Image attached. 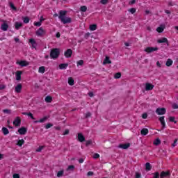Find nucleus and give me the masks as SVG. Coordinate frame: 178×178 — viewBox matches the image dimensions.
<instances>
[{
	"mask_svg": "<svg viewBox=\"0 0 178 178\" xmlns=\"http://www.w3.org/2000/svg\"><path fill=\"white\" fill-rule=\"evenodd\" d=\"M156 66H157L158 67H162V65H161V64L159 63V61H157V62H156Z\"/></svg>",
	"mask_w": 178,
	"mask_h": 178,
	"instance_id": "69168bd1",
	"label": "nucleus"
},
{
	"mask_svg": "<svg viewBox=\"0 0 178 178\" xmlns=\"http://www.w3.org/2000/svg\"><path fill=\"white\" fill-rule=\"evenodd\" d=\"M52 126H54V124H51V123H48L45 125V129H51V127H52Z\"/></svg>",
	"mask_w": 178,
	"mask_h": 178,
	"instance_id": "a19ab883",
	"label": "nucleus"
},
{
	"mask_svg": "<svg viewBox=\"0 0 178 178\" xmlns=\"http://www.w3.org/2000/svg\"><path fill=\"white\" fill-rule=\"evenodd\" d=\"M165 65L168 67L172 66V65H173V60H172V59L170 58H168L166 61Z\"/></svg>",
	"mask_w": 178,
	"mask_h": 178,
	"instance_id": "bb28decb",
	"label": "nucleus"
},
{
	"mask_svg": "<svg viewBox=\"0 0 178 178\" xmlns=\"http://www.w3.org/2000/svg\"><path fill=\"white\" fill-rule=\"evenodd\" d=\"M106 63H108V64L112 63V61L111 60H109V57H108V56H106V58L104 59V61L103 62V65H106Z\"/></svg>",
	"mask_w": 178,
	"mask_h": 178,
	"instance_id": "a878e982",
	"label": "nucleus"
},
{
	"mask_svg": "<svg viewBox=\"0 0 178 178\" xmlns=\"http://www.w3.org/2000/svg\"><path fill=\"white\" fill-rule=\"evenodd\" d=\"M169 120L170 122H173V123H177V121L175 120V117H170Z\"/></svg>",
	"mask_w": 178,
	"mask_h": 178,
	"instance_id": "c03bdc74",
	"label": "nucleus"
},
{
	"mask_svg": "<svg viewBox=\"0 0 178 178\" xmlns=\"http://www.w3.org/2000/svg\"><path fill=\"white\" fill-rule=\"evenodd\" d=\"M93 158H94V159H98V158H99V154L98 153H95L93 155Z\"/></svg>",
	"mask_w": 178,
	"mask_h": 178,
	"instance_id": "a18cd8bd",
	"label": "nucleus"
},
{
	"mask_svg": "<svg viewBox=\"0 0 178 178\" xmlns=\"http://www.w3.org/2000/svg\"><path fill=\"white\" fill-rule=\"evenodd\" d=\"M15 29L16 30H19V29H20V27H23V23L22 22H15Z\"/></svg>",
	"mask_w": 178,
	"mask_h": 178,
	"instance_id": "5701e85b",
	"label": "nucleus"
},
{
	"mask_svg": "<svg viewBox=\"0 0 178 178\" xmlns=\"http://www.w3.org/2000/svg\"><path fill=\"white\" fill-rule=\"evenodd\" d=\"M115 79H120L122 77V74L120 72H118L114 76Z\"/></svg>",
	"mask_w": 178,
	"mask_h": 178,
	"instance_id": "ea45409f",
	"label": "nucleus"
},
{
	"mask_svg": "<svg viewBox=\"0 0 178 178\" xmlns=\"http://www.w3.org/2000/svg\"><path fill=\"white\" fill-rule=\"evenodd\" d=\"M38 72L39 73H45V67L44 66L40 67Z\"/></svg>",
	"mask_w": 178,
	"mask_h": 178,
	"instance_id": "7c9ffc66",
	"label": "nucleus"
},
{
	"mask_svg": "<svg viewBox=\"0 0 178 178\" xmlns=\"http://www.w3.org/2000/svg\"><path fill=\"white\" fill-rule=\"evenodd\" d=\"M16 63L17 65H19V66H21L22 67H24L30 65V63L26 60L17 61Z\"/></svg>",
	"mask_w": 178,
	"mask_h": 178,
	"instance_id": "0eeeda50",
	"label": "nucleus"
},
{
	"mask_svg": "<svg viewBox=\"0 0 178 178\" xmlns=\"http://www.w3.org/2000/svg\"><path fill=\"white\" fill-rule=\"evenodd\" d=\"M67 169L68 170H73V169H74V165H70Z\"/></svg>",
	"mask_w": 178,
	"mask_h": 178,
	"instance_id": "052dcab7",
	"label": "nucleus"
},
{
	"mask_svg": "<svg viewBox=\"0 0 178 178\" xmlns=\"http://www.w3.org/2000/svg\"><path fill=\"white\" fill-rule=\"evenodd\" d=\"M63 176V170L58 171L57 173V177H62Z\"/></svg>",
	"mask_w": 178,
	"mask_h": 178,
	"instance_id": "58836bf2",
	"label": "nucleus"
},
{
	"mask_svg": "<svg viewBox=\"0 0 178 178\" xmlns=\"http://www.w3.org/2000/svg\"><path fill=\"white\" fill-rule=\"evenodd\" d=\"M92 144V140H88L86 142V146L88 147V145Z\"/></svg>",
	"mask_w": 178,
	"mask_h": 178,
	"instance_id": "13d9d810",
	"label": "nucleus"
},
{
	"mask_svg": "<svg viewBox=\"0 0 178 178\" xmlns=\"http://www.w3.org/2000/svg\"><path fill=\"white\" fill-rule=\"evenodd\" d=\"M136 10H137L135 8H131L129 10H128V11H129L130 13H131V15H134V13H136Z\"/></svg>",
	"mask_w": 178,
	"mask_h": 178,
	"instance_id": "473e14b6",
	"label": "nucleus"
},
{
	"mask_svg": "<svg viewBox=\"0 0 178 178\" xmlns=\"http://www.w3.org/2000/svg\"><path fill=\"white\" fill-rule=\"evenodd\" d=\"M58 66L59 69H60L61 70H65V69H67V67L69 66V64L62 63L60 64Z\"/></svg>",
	"mask_w": 178,
	"mask_h": 178,
	"instance_id": "aec40b11",
	"label": "nucleus"
},
{
	"mask_svg": "<svg viewBox=\"0 0 178 178\" xmlns=\"http://www.w3.org/2000/svg\"><path fill=\"white\" fill-rule=\"evenodd\" d=\"M22 84H17L15 89V92H17L18 94L22 92Z\"/></svg>",
	"mask_w": 178,
	"mask_h": 178,
	"instance_id": "dca6fc26",
	"label": "nucleus"
},
{
	"mask_svg": "<svg viewBox=\"0 0 178 178\" xmlns=\"http://www.w3.org/2000/svg\"><path fill=\"white\" fill-rule=\"evenodd\" d=\"M90 30L91 31H95L97 30V25L96 24H92L90 26Z\"/></svg>",
	"mask_w": 178,
	"mask_h": 178,
	"instance_id": "c756f323",
	"label": "nucleus"
},
{
	"mask_svg": "<svg viewBox=\"0 0 178 178\" xmlns=\"http://www.w3.org/2000/svg\"><path fill=\"white\" fill-rule=\"evenodd\" d=\"M22 71H17L15 72V77L17 81H20V80H22Z\"/></svg>",
	"mask_w": 178,
	"mask_h": 178,
	"instance_id": "f8f14e48",
	"label": "nucleus"
},
{
	"mask_svg": "<svg viewBox=\"0 0 178 178\" xmlns=\"http://www.w3.org/2000/svg\"><path fill=\"white\" fill-rule=\"evenodd\" d=\"M55 130H60V127H54Z\"/></svg>",
	"mask_w": 178,
	"mask_h": 178,
	"instance_id": "774afa93",
	"label": "nucleus"
},
{
	"mask_svg": "<svg viewBox=\"0 0 178 178\" xmlns=\"http://www.w3.org/2000/svg\"><path fill=\"white\" fill-rule=\"evenodd\" d=\"M1 29L3 30V31H7L8 29H9V25H8L6 23H3L1 25Z\"/></svg>",
	"mask_w": 178,
	"mask_h": 178,
	"instance_id": "6ab92c4d",
	"label": "nucleus"
},
{
	"mask_svg": "<svg viewBox=\"0 0 178 178\" xmlns=\"http://www.w3.org/2000/svg\"><path fill=\"white\" fill-rule=\"evenodd\" d=\"M42 149H44V146H40V147L36 149V152H41V151H42Z\"/></svg>",
	"mask_w": 178,
	"mask_h": 178,
	"instance_id": "37998d69",
	"label": "nucleus"
},
{
	"mask_svg": "<svg viewBox=\"0 0 178 178\" xmlns=\"http://www.w3.org/2000/svg\"><path fill=\"white\" fill-rule=\"evenodd\" d=\"M163 27L162 26H159L156 29V31H158V33H163Z\"/></svg>",
	"mask_w": 178,
	"mask_h": 178,
	"instance_id": "e433bc0d",
	"label": "nucleus"
},
{
	"mask_svg": "<svg viewBox=\"0 0 178 178\" xmlns=\"http://www.w3.org/2000/svg\"><path fill=\"white\" fill-rule=\"evenodd\" d=\"M156 113L157 115H165V113H166V108H158L156 109Z\"/></svg>",
	"mask_w": 178,
	"mask_h": 178,
	"instance_id": "39448f33",
	"label": "nucleus"
},
{
	"mask_svg": "<svg viewBox=\"0 0 178 178\" xmlns=\"http://www.w3.org/2000/svg\"><path fill=\"white\" fill-rule=\"evenodd\" d=\"M35 34L38 37H44L47 34V31L42 27H40L36 31Z\"/></svg>",
	"mask_w": 178,
	"mask_h": 178,
	"instance_id": "7ed1b4c3",
	"label": "nucleus"
},
{
	"mask_svg": "<svg viewBox=\"0 0 178 178\" xmlns=\"http://www.w3.org/2000/svg\"><path fill=\"white\" fill-rule=\"evenodd\" d=\"M5 88H6V86L0 84V90H5Z\"/></svg>",
	"mask_w": 178,
	"mask_h": 178,
	"instance_id": "603ef678",
	"label": "nucleus"
},
{
	"mask_svg": "<svg viewBox=\"0 0 178 178\" xmlns=\"http://www.w3.org/2000/svg\"><path fill=\"white\" fill-rule=\"evenodd\" d=\"M136 178H140L141 177V173L140 172H136Z\"/></svg>",
	"mask_w": 178,
	"mask_h": 178,
	"instance_id": "3c124183",
	"label": "nucleus"
},
{
	"mask_svg": "<svg viewBox=\"0 0 178 178\" xmlns=\"http://www.w3.org/2000/svg\"><path fill=\"white\" fill-rule=\"evenodd\" d=\"M160 176L161 178L167 177V176H170V172H169V171H167V172L162 171Z\"/></svg>",
	"mask_w": 178,
	"mask_h": 178,
	"instance_id": "a211bd4d",
	"label": "nucleus"
},
{
	"mask_svg": "<svg viewBox=\"0 0 178 178\" xmlns=\"http://www.w3.org/2000/svg\"><path fill=\"white\" fill-rule=\"evenodd\" d=\"M77 66H83L84 65V61L83 60H80L77 61Z\"/></svg>",
	"mask_w": 178,
	"mask_h": 178,
	"instance_id": "4c0bfd02",
	"label": "nucleus"
},
{
	"mask_svg": "<svg viewBox=\"0 0 178 178\" xmlns=\"http://www.w3.org/2000/svg\"><path fill=\"white\" fill-rule=\"evenodd\" d=\"M72 54L73 51H72V49H67V51L64 54L65 58H71Z\"/></svg>",
	"mask_w": 178,
	"mask_h": 178,
	"instance_id": "9d476101",
	"label": "nucleus"
},
{
	"mask_svg": "<svg viewBox=\"0 0 178 178\" xmlns=\"http://www.w3.org/2000/svg\"><path fill=\"white\" fill-rule=\"evenodd\" d=\"M140 134L142 136H147L148 134V129L144 128L140 131Z\"/></svg>",
	"mask_w": 178,
	"mask_h": 178,
	"instance_id": "412c9836",
	"label": "nucleus"
},
{
	"mask_svg": "<svg viewBox=\"0 0 178 178\" xmlns=\"http://www.w3.org/2000/svg\"><path fill=\"white\" fill-rule=\"evenodd\" d=\"M130 147V143L121 144L119 145V148H122V149H127Z\"/></svg>",
	"mask_w": 178,
	"mask_h": 178,
	"instance_id": "f3484780",
	"label": "nucleus"
},
{
	"mask_svg": "<svg viewBox=\"0 0 178 178\" xmlns=\"http://www.w3.org/2000/svg\"><path fill=\"white\" fill-rule=\"evenodd\" d=\"M159 144H161V140H159V138H157L154 141V145H159Z\"/></svg>",
	"mask_w": 178,
	"mask_h": 178,
	"instance_id": "c9c22d12",
	"label": "nucleus"
},
{
	"mask_svg": "<svg viewBox=\"0 0 178 178\" xmlns=\"http://www.w3.org/2000/svg\"><path fill=\"white\" fill-rule=\"evenodd\" d=\"M27 116H29V118H31V119H33V120L35 119V118H34V116L33 115V113H28Z\"/></svg>",
	"mask_w": 178,
	"mask_h": 178,
	"instance_id": "8fccbe9b",
	"label": "nucleus"
},
{
	"mask_svg": "<svg viewBox=\"0 0 178 178\" xmlns=\"http://www.w3.org/2000/svg\"><path fill=\"white\" fill-rule=\"evenodd\" d=\"M23 144H24V140L21 139V140H18L17 145L19 147H22V145H23Z\"/></svg>",
	"mask_w": 178,
	"mask_h": 178,
	"instance_id": "2f4dec72",
	"label": "nucleus"
},
{
	"mask_svg": "<svg viewBox=\"0 0 178 178\" xmlns=\"http://www.w3.org/2000/svg\"><path fill=\"white\" fill-rule=\"evenodd\" d=\"M152 90H154V85L147 83L145 84V90L146 91H151Z\"/></svg>",
	"mask_w": 178,
	"mask_h": 178,
	"instance_id": "9b49d317",
	"label": "nucleus"
},
{
	"mask_svg": "<svg viewBox=\"0 0 178 178\" xmlns=\"http://www.w3.org/2000/svg\"><path fill=\"white\" fill-rule=\"evenodd\" d=\"M157 42H159V44H162L163 42H166L167 45H169V41L168 40V38H163L161 39H159L157 40Z\"/></svg>",
	"mask_w": 178,
	"mask_h": 178,
	"instance_id": "4468645a",
	"label": "nucleus"
},
{
	"mask_svg": "<svg viewBox=\"0 0 178 178\" xmlns=\"http://www.w3.org/2000/svg\"><path fill=\"white\" fill-rule=\"evenodd\" d=\"M22 123V120L20 119V117H16V118L14 120L13 124L15 127H19L20 126V124Z\"/></svg>",
	"mask_w": 178,
	"mask_h": 178,
	"instance_id": "423d86ee",
	"label": "nucleus"
},
{
	"mask_svg": "<svg viewBox=\"0 0 178 178\" xmlns=\"http://www.w3.org/2000/svg\"><path fill=\"white\" fill-rule=\"evenodd\" d=\"M18 133L21 136H24L27 133V129L26 127H21L18 129Z\"/></svg>",
	"mask_w": 178,
	"mask_h": 178,
	"instance_id": "1a4fd4ad",
	"label": "nucleus"
},
{
	"mask_svg": "<svg viewBox=\"0 0 178 178\" xmlns=\"http://www.w3.org/2000/svg\"><path fill=\"white\" fill-rule=\"evenodd\" d=\"M60 54V51L59 49H52L50 51V58L51 59H58L59 55Z\"/></svg>",
	"mask_w": 178,
	"mask_h": 178,
	"instance_id": "f03ea898",
	"label": "nucleus"
},
{
	"mask_svg": "<svg viewBox=\"0 0 178 178\" xmlns=\"http://www.w3.org/2000/svg\"><path fill=\"white\" fill-rule=\"evenodd\" d=\"M100 3L102 5H106V3H108V0H101Z\"/></svg>",
	"mask_w": 178,
	"mask_h": 178,
	"instance_id": "09e8293b",
	"label": "nucleus"
},
{
	"mask_svg": "<svg viewBox=\"0 0 178 178\" xmlns=\"http://www.w3.org/2000/svg\"><path fill=\"white\" fill-rule=\"evenodd\" d=\"M29 42L32 45V48L37 49V42H35V40L31 38L29 40Z\"/></svg>",
	"mask_w": 178,
	"mask_h": 178,
	"instance_id": "ddd939ff",
	"label": "nucleus"
},
{
	"mask_svg": "<svg viewBox=\"0 0 178 178\" xmlns=\"http://www.w3.org/2000/svg\"><path fill=\"white\" fill-rule=\"evenodd\" d=\"M23 21H24V23L27 24V23L30 22V18H29L28 17H25L23 18Z\"/></svg>",
	"mask_w": 178,
	"mask_h": 178,
	"instance_id": "72a5a7b5",
	"label": "nucleus"
},
{
	"mask_svg": "<svg viewBox=\"0 0 178 178\" xmlns=\"http://www.w3.org/2000/svg\"><path fill=\"white\" fill-rule=\"evenodd\" d=\"M14 41H15V42H20V39H19V38H15Z\"/></svg>",
	"mask_w": 178,
	"mask_h": 178,
	"instance_id": "0e129e2a",
	"label": "nucleus"
},
{
	"mask_svg": "<svg viewBox=\"0 0 178 178\" xmlns=\"http://www.w3.org/2000/svg\"><path fill=\"white\" fill-rule=\"evenodd\" d=\"M2 132L4 136H8V134H9V129L6 127H3Z\"/></svg>",
	"mask_w": 178,
	"mask_h": 178,
	"instance_id": "393cba45",
	"label": "nucleus"
},
{
	"mask_svg": "<svg viewBox=\"0 0 178 178\" xmlns=\"http://www.w3.org/2000/svg\"><path fill=\"white\" fill-rule=\"evenodd\" d=\"M68 84L70 86H74V79H73L72 77L68 78Z\"/></svg>",
	"mask_w": 178,
	"mask_h": 178,
	"instance_id": "cd10ccee",
	"label": "nucleus"
},
{
	"mask_svg": "<svg viewBox=\"0 0 178 178\" xmlns=\"http://www.w3.org/2000/svg\"><path fill=\"white\" fill-rule=\"evenodd\" d=\"M156 51H158V47H148L145 49V52H147V54H151L152 52H155Z\"/></svg>",
	"mask_w": 178,
	"mask_h": 178,
	"instance_id": "20e7f679",
	"label": "nucleus"
},
{
	"mask_svg": "<svg viewBox=\"0 0 178 178\" xmlns=\"http://www.w3.org/2000/svg\"><path fill=\"white\" fill-rule=\"evenodd\" d=\"M142 118H143V119H147V118H148V114H147V113H144L142 115Z\"/></svg>",
	"mask_w": 178,
	"mask_h": 178,
	"instance_id": "de8ad7c7",
	"label": "nucleus"
},
{
	"mask_svg": "<svg viewBox=\"0 0 178 178\" xmlns=\"http://www.w3.org/2000/svg\"><path fill=\"white\" fill-rule=\"evenodd\" d=\"M47 120H48V117L45 116L43 118H41L38 121H35L34 123H44V122H45Z\"/></svg>",
	"mask_w": 178,
	"mask_h": 178,
	"instance_id": "4be33fe9",
	"label": "nucleus"
},
{
	"mask_svg": "<svg viewBox=\"0 0 178 178\" xmlns=\"http://www.w3.org/2000/svg\"><path fill=\"white\" fill-rule=\"evenodd\" d=\"M63 134V136H67L69 134V129H66Z\"/></svg>",
	"mask_w": 178,
	"mask_h": 178,
	"instance_id": "4d7b16f0",
	"label": "nucleus"
},
{
	"mask_svg": "<svg viewBox=\"0 0 178 178\" xmlns=\"http://www.w3.org/2000/svg\"><path fill=\"white\" fill-rule=\"evenodd\" d=\"M44 101H45L46 102H48V103L52 102V97H51V96H47V97H45V99H44Z\"/></svg>",
	"mask_w": 178,
	"mask_h": 178,
	"instance_id": "c85d7f7f",
	"label": "nucleus"
},
{
	"mask_svg": "<svg viewBox=\"0 0 178 178\" xmlns=\"http://www.w3.org/2000/svg\"><path fill=\"white\" fill-rule=\"evenodd\" d=\"M78 140L80 143H83L84 141H86V138H84V136H83V134H78Z\"/></svg>",
	"mask_w": 178,
	"mask_h": 178,
	"instance_id": "2eb2a0df",
	"label": "nucleus"
},
{
	"mask_svg": "<svg viewBox=\"0 0 178 178\" xmlns=\"http://www.w3.org/2000/svg\"><path fill=\"white\" fill-rule=\"evenodd\" d=\"M91 116V113H90V112H88L86 114V115H85V118H90Z\"/></svg>",
	"mask_w": 178,
	"mask_h": 178,
	"instance_id": "bf43d9fd",
	"label": "nucleus"
},
{
	"mask_svg": "<svg viewBox=\"0 0 178 178\" xmlns=\"http://www.w3.org/2000/svg\"><path fill=\"white\" fill-rule=\"evenodd\" d=\"M81 12H87V6H82L80 8Z\"/></svg>",
	"mask_w": 178,
	"mask_h": 178,
	"instance_id": "f704fd0d",
	"label": "nucleus"
},
{
	"mask_svg": "<svg viewBox=\"0 0 178 178\" xmlns=\"http://www.w3.org/2000/svg\"><path fill=\"white\" fill-rule=\"evenodd\" d=\"M13 178H20V175L19 174H14Z\"/></svg>",
	"mask_w": 178,
	"mask_h": 178,
	"instance_id": "680f3d73",
	"label": "nucleus"
},
{
	"mask_svg": "<svg viewBox=\"0 0 178 178\" xmlns=\"http://www.w3.org/2000/svg\"><path fill=\"white\" fill-rule=\"evenodd\" d=\"M10 5V8H11V9H13V10H16V8L15 7V5L13 4V3L10 2L9 3Z\"/></svg>",
	"mask_w": 178,
	"mask_h": 178,
	"instance_id": "79ce46f5",
	"label": "nucleus"
},
{
	"mask_svg": "<svg viewBox=\"0 0 178 178\" xmlns=\"http://www.w3.org/2000/svg\"><path fill=\"white\" fill-rule=\"evenodd\" d=\"M34 26H37L38 27H40V26H41V22L40 21L37 22H34Z\"/></svg>",
	"mask_w": 178,
	"mask_h": 178,
	"instance_id": "49530a36",
	"label": "nucleus"
},
{
	"mask_svg": "<svg viewBox=\"0 0 178 178\" xmlns=\"http://www.w3.org/2000/svg\"><path fill=\"white\" fill-rule=\"evenodd\" d=\"M44 20H45V19H44V17L41 16L40 18V22L41 23H42V22H44Z\"/></svg>",
	"mask_w": 178,
	"mask_h": 178,
	"instance_id": "338daca9",
	"label": "nucleus"
},
{
	"mask_svg": "<svg viewBox=\"0 0 178 178\" xmlns=\"http://www.w3.org/2000/svg\"><path fill=\"white\" fill-rule=\"evenodd\" d=\"M3 113H10V111L8 110V109H4V110H3Z\"/></svg>",
	"mask_w": 178,
	"mask_h": 178,
	"instance_id": "e2e57ef3",
	"label": "nucleus"
},
{
	"mask_svg": "<svg viewBox=\"0 0 178 178\" xmlns=\"http://www.w3.org/2000/svg\"><path fill=\"white\" fill-rule=\"evenodd\" d=\"M177 145V139H175L174 140V143H172V147H176Z\"/></svg>",
	"mask_w": 178,
	"mask_h": 178,
	"instance_id": "864d4df0",
	"label": "nucleus"
},
{
	"mask_svg": "<svg viewBox=\"0 0 178 178\" xmlns=\"http://www.w3.org/2000/svg\"><path fill=\"white\" fill-rule=\"evenodd\" d=\"M152 169V166H151V164L149 163H145V170L147 172H149Z\"/></svg>",
	"mask_w": 178,
	"mask_h": 178,
	"instance_id": "b1692460",
	"label": "nucleus"
},
{
	"mask_svg": "<svg viewBox=\"0 0 178 178\" xmlns=\"http://www.w3.org/2000/svg\"><path fill=\"white\" fill-rule=\"evenodd\" d=\"M159 120L161 124L162 129H165L166 127V123L165 122V116L160 117L159 118Z\"/></svg>",
	"mask_w": 178,
	"mask_h": 178,
	"instance_id": "6e6552de",
	"label": "nucleus"
},
{
	"mask_svg": "<svg viewBox=\"0 0 178 178\" xmlns=\"http://www.w3.org/2000/svg\"><path fill=\"white\" fill-rule=\"evenodd\" d=\"M88 176H93L94 175V172L92 171H89L87 174Z\"/></svg>",
	"mask_w": 178,
	"mask_h": 178,
	"instance_id": "6e6d98bb",
	"label": "nucleus"
},
{
	"mask_svg": "<svg viewBox=\"0 0 178 178\" xmlns=\"http://www.w3.org/2000/svg\"><path fill=\"white\" fill-rule=\"evenodd\" d=\"M66 13H67V11L66 10L59 11L58 19L60 20L63 24L72 23V18L70 17H66Z\"/></svg>",
	"mask_w": 178,
	"mask_h": 178,
	"instance_id": "f257e3e1",
	"label": "nucleus"
},
{
	"mask_svg": "<svg viewBox=\"0 0 178 178\" xmlns=\"http://www.w3.org/2000/svg\"><path fill=\"white\" fill-rule=\"evenodd\" d=\"M173 109H178V105L177 104H172Z\"/></svg>",
	"mask_w": 178,
	"mask_h": 178,
	"instance_id": "5fc2aeb1",
	"label": "nucleus"
}]
</instances>
